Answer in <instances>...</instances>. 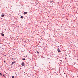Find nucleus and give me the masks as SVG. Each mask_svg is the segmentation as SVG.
Instances as JSON below:
<instances>
[{"label": "nucleus", "instance_id": "obj_2", "mask_svg": "<svg viewBox=\"0 0 78 78\" xmlns=\"http://www.w3.org/2000/svg\"><path fill=\"white\" fill-rule=\"evenodd\" d=\"M1 36H4V34H3V33H1Z\"/></svg>", "mask_w": 78, "mask_h": 78}, {"label": "nucleus", "instance_id": "obj_13", "mask_svg": "<svg viewBox=\"0 0 78 78\" xmlns=\"http://www.w3.org/2000/svg\"><path fill=\"white\" fill-rule=\"evenodd\" d=\"M4 62H6V61H4Z\"/></svg>", "mask_w": 78, "mask_h": 78}, {"label": "nucleus", "instance_id": "obj_6", "mask_svg": "<svg viewBox=\"0 0 78 78\" xmlns=\"http://www.w3.org/2000/svg\"><path fill=\"white\" fill-rule=\"evenodd\" d=\"M4 16H5V15H2V17H4Z\"/></svg>", "mask_w": 78, "mask_h": 78}, {"label": "nucleus", "instance_id": "obj_9", "mask_svg": "<svg viewBox=\"0 0 78 78\" xmlns=\"http://www.w3.org/2000/svg\"><path fill=\"white\" fill-rule=\"evenodd\" d=\"M37 53H38V54H39V52L38 51H37Z\"/></svg>", "mask_w": 78, "mask_h": 78}, {"label": "nucleus", "instance_id": "obj_8", "mask_svg": "<svg viewBox=\"0 0 78 78\" xmlns=\"http://www.w3.org/2000/svg\"><path fill=\"white\" fill-rule=\"evenodd\" d=\"M0 75L1 76H2V74L1 73H0Z\"/></svg>", "mask_w": 78, "mask_h": 78}, {"label": "nucleus", "instance_id": "obj_12", "mask_svg": "<svg viewBox=\"0 0 78 78\" xmlns=\"http://www.w3.org/2000/svg\"><path fill=\"white\" fill-rule=\"evenodd\" d=\"M25 58H23V60H25Z\"/></svg>", "mask_w": 78, "mask_h": 78}, {"label": "nucleus", "instance_id": "obj_7", "mask_svg": "<svg viewBox=\"0 0 78 78\" xmlns=\"http://www.w3.org/2000/svg\"><path fill=\"white\" fill-rule=\"evenodd\" d=\"M3 77H4V78H5V75L3 74Z\"/></svg>", "mask_w": 78, "mask_h": 78}, {"label": "nucleus", "instance_id": "obj_4", "mask_svg": "<svg viewBox=\"0 0 78 78\" xmlns=\"http://www.w3.org/2000/svg\"><path fill=\"white\" fill-rule=\"evenodd\" d=\"M22 66H25V64H24V63H22Z\"/></svg>", "mask_w": 78, "mask_h": 78}, {"label": "nucleus", "instance_id": "obj_10", "mask_svg": "<svg viewBox=\"0 0 78 78\" xmlns=\"http://www.w3.org/2000/svg\"><path fill=\"white\" fill-rule=\"evenodd\" d=\"M21 19H23V16H21Z\"/></svg>", "mask_w": 78, "mask_h": 78}, {"label": "nucleus", "instance_id": "obj_11", "mask_svg": "<svg viewBox=\"0 0 78 78\" xmlns=\"http://www.w3.org/2000/svg\"><path fill=\"white\" fill-rule=\"evenodd\" d=\"M12 78H14V76H12Z\"/></svg>", "mask_w": 78, "mask_h": 78}, {"label": "nucleus", "instance_id": "obj_14", "mask_svg": "<svg viewBox=\"0 0 78 78\" xmlns=\"http://www.w3.org/2000/svg\"><path fill=\"white\" fill-rule=\"evenodd\" d=\"M65 56H67V55H65Z\"/></svg>", "mask_w": 78, "mask_h": 78}, {"label": "nucleus", "instance_id": "obj_1", "mask_svg": "<svg viewBox=\"0 0 78 78\" xmlns=\"http://www.w3.org/2000/svg\"><path fill=\"white\" fill-rule=\"evenodd\" d=\"M57 50L58 53H60V52H61V51H60V50L59 49V48Z\"/></svg>", "mask_w": 78, "mask_h": 78}, {"label": "nucleus", "instance_id": "obj_5", "mask_svg": "<svg viewBox=\"0 0 78 78\" xmlns=\"http://www.w3.org/2000/svg\"><path fill=\"white\" fill-rule=\"evenodd\" d=\"M28 12H25L24 13V14L25 15V14H27Z\"/></svg>", "mask_w": 78, "mask_h": 78}, {"label": "nucleus", "instance_id": "obj_15", "mask_svg": "<svg viewBox=\"0 0 78 78\" xmlns=\"http://www.w3.org/2000/svg\"><path fill=\"white\" fill-rule=\"evenodd\" d=\"M52 2H53V1H52Z\"/></svg>", "mask_w": 78, "mask_h": 78}, {"label": "nucleus", "instance_id": "obj_3", "mask_svg": "<svg viewBox=\"0 0 78 78\" xmlns=\"http://www.w3.org/2000/svg\"><path fill=\"white\" fill-rule=\"evenodd\" d=\"M16 63V62H12V63L11 65H13V64H14V63Z\"/></svg>", "mask_w": 78, "mask_h": 78}]
</instances>
